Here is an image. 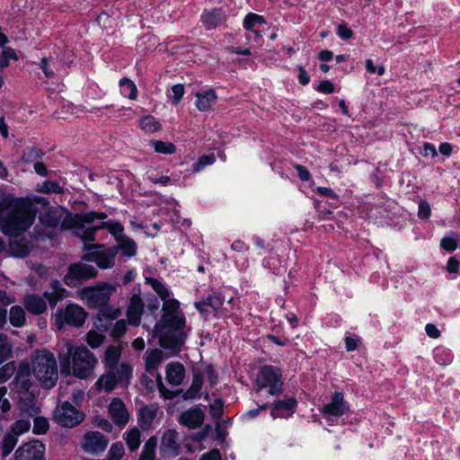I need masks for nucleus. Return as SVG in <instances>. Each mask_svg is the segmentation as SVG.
Masks as SVG:
<instances>
[{
    "label": "nucleus",
    "instance_id": "1",
    "mask_svg": "<svg viewBox=\"0 0 460 460\" xmlns=\"http://www.w3.org/2000/svg\"><path fill=\"white\" fill-rule=\"evenodd\" d=\"M38 208L31 201L20 202L19 208L10 210L0 218V230L8 237H20L34 224Z\"/></svg>",
    "mask_w": 460,
    "mask_h": 460
},
{
    "label": "nucleus",
    "instance_id": "2",
    "mask_svg": "<svg viewBox=\"0 0 460 460\" xmlns=\"http://www.w3.org/2000/svg\"><path fill=\"white\" fill-rule=\"evenodd\" d=\"M71 360L73 375L79 379H86L92 374L97 363L94 354L85 346L74 347L71 343H68L66 353L59 356L62 373H69Z\"/></svg>",
    "mask_w": 460,
    "mask_h": 460
},
{
    "label": "nucleus",
    "instance_id": "3",
    "mask_svg": "<svg viewBox=\"0 0 460 460\" xmlns=\"http://www.w3.org/2000/svg\"><path fill=\"white\" fill-rule=\"evenodd\" d=\"M185 327L186 317L184 313H180L175 317L169 318L161 326H155L160 347L171 350L174 355L179 354L187 338L184 332Z\"/></svg>",
    "mask_w": 460,
    "mask_h": 460
},
{
    "label": "nucleus",
    "instance_id": "4",
    "mask_svg": "<svg viewBox=\"0 0 460 460\" xmlns=\"http://www.w3.org/2000/svg\"><path fill=\"white\" fill-rule=\"evenodd\" d=\"M32 374L44 389L53 388L58 379L56 358L50 351H37L31 357Z\"/></svg>",
    "mask_w": 460,
    "mask_h": 460
},
{
    "label": "nucleus",
    "instance_id": "5",
    "mask_svg": "<svg viewBox=\"0 0 460 460\" xmlns=\"http://www.w3.org/2000/svg\"><path fill=\"white\" fill-rule=\"evenodd\" d=\"M132 373L133 367L128 362L120 363L119 369L105 368V373L97 379L95 387L106 393L112 392L118 385L126 387L132 378Z\"/></svg>",
    "mask_w": 460,
    "mask_h": 460
},
{
    "label": "nucleus",
    "instance_id": "6",
    "mask_svg": "<svg viewBox=\"0 0 460 460\" xmlns=\"http://www.w3.org/2000/svg\"><path fill=\"white\" fill-rule=\"evenodd\" d=\"M88 313L78 304L69 302L65 307H58L53 314L54 324L59 331L66 326L81 328L85 323Z\"/></svg>",
    "mask_w": 460,
    "mask_h": 460
},
{
    "label": "nucleus",
    "instance_id": "7",
    "mask_svg": "<svg viewBox=\"0 0 460 460\" xmlns=\"http://www.w3.org/2000/svg\"><path fill=\"white\" fill-rule=\"evenodd\" d=\"M282 377V370L279 367L273 365L260 367L255 380L257 391L268 388V394L272 396L281 394L284 390Z\"/></svg>",
    "mask_w": 460,
    "mask_h": 460
},
{
    "label": "nucleus",
    "instance_id": "8",
    "mask_svg": "<svg viewBox=\"0 0 460 460\" xmlns=\"http://www.w3.org/2000/svg\"><path fill=\"white\" fill-rule=\"evenodd\" d=\"M116 286L109 282H101L95 286L84 287L82 296L86 299L90 308H99L109 305L111 295L116 291Z\"/></svg>",
    "mask_w": 460,
    "mask_h": 460
},
{
    "label": "nucleus",
    "instance_id": "9",
    "mask_svg": "<svg viewBox=\"0 0 460 460\" xmlns=\"http://www.w3.org/2000/svg\"><path fill=\"white\" fill-rule=\"evenodd\" d=\"M98 274L97 269L84 262L71 263L63 278V282L69 288H77L84 282L95 278Z\"/></svg>",
    "mask_w": 460,
    "mask_h": 460
},
{
    "label": "nucleus",
    "instance_id": "10",
    "mask_svg": "<svg viewBox=\"0 0 460 460\" xmlns=\"http://www.w3.org/2000/svg\"><path fill=\"white\" fill-rule=\"evenodd\" d=\"M224 303L225 296L220 292H214L199 301H195L193 305L205 320H207L210 314V311L208 307L212 309L213 316L219 319L226 317L227 314V309L223 308Z\"/></svg>",
    "mask_w": 460,
    "mask_h": 460
},
{
    "label": "nucleus",
    "instance_id": "11",
    "mask_svg": "<svg viewBox=\"0 0 460 460\" xmlns=\"http://www.w3.org/2000/svg\"><path fill=\"white\" fill-rule=\"evenodd\" d=\"M54 418L61 427L71 429L81 424L85 419V414L68 401H65L56 408Z\"/></svg>",
    "mask_w": 460,
    "mask_h": 460
},
{
    "label": "nucleus",
    "instance_id": "12",
    "mask_svg": "<svg viewBox=\"0 0 460 460\" xmlns=\"http://www.w3.org/2000/svg\"><path fill=\"white\" fill-rule=\"evenodd\" d=\"M105 212L92 210L89 212L75 213L66 211V214L61 221L60 229H83L85 224H92L95 219L104 220L107 218Z\"/></svg>",
    "mask_w": 460,
    "mask_h": 460
},
{
    "label": "nucleus",
    "instance_id": "13",
    "mask_svg": "<svg viewBox=\"0 0 460 460\" xmlns=\"http://www.w3.org/2000/svg\"><path fill=\"white\" fill-rule=\"evenodd\" d=\"M270 407L272 419H289L296 411L298 401L294 396L285 394L283 399L275 400Z\"/></svg>",
    "mask_w": 460,
    "mask_h": 460
},
{
    "label": "nucleus",
    "instance_id": "14",
    "mask_svg": "<svg viewBox=\"0 0 460 460\" xmlns=\"http://www.w3.org/2000/svg\"><path fill=\"white\" fill-rule=\"evenodd\" d=\"M226 11L222 7L205 8L199 17V22L206 31L216 30L227 21Z\"/></svg>",
    "mask_w": 460,
    "mask_h": 460
},
{
    "label": "nucleus",
    "instance_id": "15",
    "mask_svg": "<svg viewBox=\"0 0 460 460\" xmlns=\"http://www.w3.org/2000/svg\"><path fill=\"white\" fill-rule=\"evenodd\" d=\"M320 411L324 416L341 417L349 411V405L344 400L343 393L335 391L331 397V402L324 404Z\"/></svg>",
    "mask_w": 460,
    "mask_h": 460
},
{
    "label": "nucleus",
    "instance_id": "16",
    "mask_svg": "<svg viewBox=\"0 0 460 460\" xmlns=\"http://www.w3.org/2000/svg\"><path fill=\"white\" fill-rule=\"evenodd\" d=\"M109 439L100 431H87L84 435L83 449L86 453L99 454L103 452Z\"/></svg>",
    "mask_w": 460,
    "mask_h": 460
},
{
    "label": "nucleus",
    "instance_id": "17",
    "mask_svg": "<svg viewBox=\"0 0 460 460\" xmlns=\"http://www.w3.org/2000/svg\"><path fill=\"white\" fill-rule=\"evenodd\" d=\"M118 315L119 310L113 309L110 305L99 307L93 325L97 330L106 332L111 328L113 320H115Z\"/></svg>",
    "mask_w": 460,
    "mask_h": 460
},
{
    "label": "nucleus",
    "instance_id": "18",
    "mask_svg": "<svg viewBox=\"0 0 460 460\" xmlns=\"http://www.w3.org/2000/svg\"><path fill=\"white\" fill-rule=\"evenodd\" d=\"M205 420L204 411L199 407H191L181 413L179 422L190 429H195L202 426Z\"/></svg>",
    "mask_w": 460,
    "mask_h": 460
},
{
    "label": "nucleus",
    "instance_id": "19",
    "mask_svg": "<svg viewBox=\"0 0 460 460\" xmlns=\"http://www.w3.org/2000/svg\"><path fill=\"white\" fill-rule=\"evenodd\" d=\"M32 248L31 241L22 235L19 239L9 240L7 251L12 257L24 259L29 256Z\"/></svg>",
    "mask_w": 460,
    "mask_h": 460
},
{
    "label": "nucleus",
    "instance_id": "20",
    "mask_svg": "<svg viewBox=\"0 0 460 460\" xmlns=\"http://www.w3.org/2000/svg\"><path fill=\"white\" fill-rule=\"evenodd\" d=\"M113 421L119 426H125L129 419L128 410L120 398H113L109 406Z\"/></svg>",
    "mask_w": 460,
    "mask_h": 460
},
{
    "label": "nucleus",
    "instance_id": "21",
    "mask_svg": "<svg viewBox=\"0 0 460 460\" xmlns=\"http://www.w3.org/2000/svg\"><path fill=\"white\" fill-rule=\"evenodd\" d=\"M22 304L24 308L33 315H40L47 311V303L43 296L37 294H26L23 297Z\"/></svg>",
    "mask_w": 460,
    "mask_h": 460
},
{
    "label": "nucleus",
    "instance_id": "22",
    "mask_svg": "<svg viewBox=\"0 0 460 460\" xmlns=\"http://www.w3.org/2000/svg\"><path fill=\"white\" fill-rule=\"evenodd\" d=\"M44 445L40 444L39 448L35 446L26 444L15 451L16 460H45Z\"/></svg>",
    "mask_w": 460,
    "mask_h": 460
},
{
    "label": "nucleus",
    "instance_id": "23",
    "mask_svg": "<svg viewBox=\"0 0 460 460\" xmlns=\"http://www.w3.org/2000/svg\"><path fill=\"white\" fill-rule=\"evenodd\" d=\"M116 243V245H112V249L116 252V254L120 252L121 255L127 258H132L137 254V243L127 234L117 238Z\"/></svg>",
    "mask_w": 460,
    "mask_h": 460
},
{
    "label": "nucleus",
    "instance_id": "24",
    "mask_svg": "<svg viewBox=\"0 0 460 460\" xmlns=\"http://www.w3.org/2000/svg\"><path fill=\"white\" fill-rule=\"evenodd\" d=\"M144 310V304L140 297L134 296L127 309L128 322L132 326H138L141 322V315Z\"/></svg>",
    "mask_w": 460,
    "mask_h": 460
},
{
    "label": "nucleus",
    "instance_id": "25",
    "mask_svg": "<svg viewBox=\"0 0 460 460\" xmlns=\"http://www.w3.org/2000/svg\"><path fill=\"white\" fill-rule=\"evenodd\" d=\"M180 445L178 443V433L175 429H167L162 436L160 450L163 454H178Z\"/></svg>",
    "mask_w": 460,
    "mask_h": 460
},
{
    "label": "nucleus",
    "instance_id": "26",
    "mask_svg": "<svg viewBox=\"0 0 460 460\" xmlns=\"http://www.w3.org/2000/svg\"><path fill=\"white\" fill-rule=\"evenodd\" d=\"M185 377V367L181 362H171L166 366V380L172 385H180Z\"/></svg>",
    "mask_w": 460,
    "mask_h": 460
},
{
    "label": "nucleus",
    "instance_id": "27",
    "mask_svg": "<svg viewBox=\"0 0 460 460\" xmlns=\"http://www.w3.org/2000/svg\"><path fill=\"white\" fill-rule=\"evenodd\" d=\"M217 100L214 89H208L203 93H196L195 106L199 111H208Z\"/></svg>",
    "mask_w": 460,
    "mask_h": 460
},
{
    "label": "nucleus",
    "instance_id": "28",
    "mask_svg": "<svg viewBox=\"0 0 460 460\" xmlns=\"http://www.w3.org/2000/svg\"><path fill=\"white\" fill-rule=\"evenodd\" d=\"M157 409L156 404L145 405L140 408L137 422L143 430L148 429L151 427L156 417Z\"/></svg>",
    "mask_w": 460,
    "mask_h": 460
},
{
    "label": "nucleus",
    "instance_id": "29",
    "mask_svg": "<svg viewBox=\"0 0 460 460\" xmlns=\"http://www.w3.org/2000/svg\"><path fill=\"white\" fill-rule=\"evenodd\" d=\"M121 357V348L119 346L109 345L104 352L102 359L105 368L119 369V362Z\"/></svg>",
    "mask_w": 460,
    "mask_h": 460
},
{
    "label": "nucleus",
    "instance_id": "30",
    "mask_svg": "<svg viewBox=\"0 0 460 460\" xmlns=\"http://www.w3.org/2000/svg\"><path fill=\"white\" fill-rule=\"evenodd\" d=\"M103 249V251H98L96 265L102 270L111 269L115 265L116 252H114L112 246Z\"/></svg>",
    "mask_w": 460,
    "mask_h": 460
},
{
    "label": "nucleus",
    "instance_id": "31",
    "mask_svg": "<svg viewBox=\"0 0 460 460\" xmlns=\"http://www.w3.org/2000/svg\"><path fill=\"white\" fill-rule=\"evenodd\" d=\"M164 359V352L159 349H151L145 360L146 371L149 374H153L159 367L161 362Z\"/></svg>",
    "mask_w": 460,
    "mask_h": 460
},
{
    "label": "nucleus",
    "instance_id": "32",
    "mask_svg": "<svg viewBox=\"0 0 460 460\" xmlns=\"http://www.w3.org/2000/svg\"><path fill=\"white\" fill-rule=\"evenodd\" d=\"M242 24L245 31H250L259 29L261 25H266L267 21L263 15L250 12L244 16Z\"/></svg>",
    "mask_w": 460,
    "mask_h": 460
},
{
    "label": "nucleus",
    "instance_id": "33",
    "mask_svg": "<svg viewBox=\"0 0 460 460\" xmlns=\"http://www.w3.org/2000/svg\"><path fill=\"white\" fill-rule=\"evenodd\" d=\"M120 93L128 98L129 100H136L137 98L138 90L136 84L128 77H122L119 82Z\"/></svg>",
    "mask_w": 460,
    "mask_h": 460
},
{
    "label": "nucleus",
    "instance_id": "34",
    "mask_svg": "<svg viewBox=\"0 0 460 460\" xmlns=\"http://www.w3.org/2000/svg\"><path fill=\"white\" fill-rule=\"evenodd\" d=\"M139 127L146 133H155L162 129V124L152 115H146L139 119Z\"/></svg>",
    "mask_w": 460,
    "mask_h": 460
},
{
    "label": "nucleus",
    "instance_id": "35",
    "mask_svg": "<svg viewBox=\"0 0 460 460\" xmlns=\"http://www.w3.org/2000/svg\"><path fill=\"white\" fill-rule=\"evenodd\" d=\"M45 155V152L37 146L26 147L21 156V161L24 164H31L39 161Z\"/></svg>",
    "mask_w": 460,
    "mask_h": 460
},
{
    "label": "nucleus",
    "instance_id": "36",
    "mask_svg": "<svg viewBox=\"0 0 460 460\" xmlns=\"http://www.w3.org/2000/svg\"><path fill=\"white\" fill-rule=\"evenodd\" d=\"M149 146H151L155 153L163 155H172L177 149L176 146L172 142H164L156 139L150 140Z\"/></svg>",
    "mask_w": 460,
    "mask_h": 460
},
{
    "label": "nucleus",
    "instance_id": "37",
    "mask_svg": "<svg viewBox=\"0 0 460 460\" xmlns=\"http://www.w3.org/2000/svg\"><path fill=\"white\" fill-rule=\"evenodd\" d=\"M9 320L13 327H22L26 321L24 309L20 305H13L10 309Z\"/></svg>",
    "mask_w": 460,
    "mask_h": 460
},
{
    "label": "nucleus",
    "instance_id": "38",
    "mask_svg": "<svg viewBox=\"0 0 460 460\" xmlns=\"http://www.w3.org/2000/svg\"><path fill=\"white\" fill-rule=\"evenodd\" d=\"M157 439L155 436L150 437L145 443L138 460H155Z\"/></svg>",
    "mask_w": 460,
    "mask_h": 460
},
{
    "label": "nucleus",
    "instance_id": "39",
    "mask_svg": "<svg viewBox=\"0 0 460 460\" xmlns=\"http://www.w3.org/2000/svg\"><path fill=\"white\" fill-rule=\"evenodd\" d=\"M18 442L17 436L13 432H7L1 441V450L3 457L8 456L14 449Z\"/></svg>",
    "mask_w": 460,
    "mask_h": 460
},
{
    "label": "nucleus",
    "instance_id": "40",
    "mask_svg": "<svg viewBox=\"0 0 460 460\" xmlns=\"http://www.w3.org/2000/svg\"><path fill=\"white\" fill-rule=\"evenodd\" d=\"M125 441L129 451L134 452L138 449L140 446V431L137 428L130 429L125 434Z\"/></svg>",
    "mask_w": 460,
    "mask_h": 460
},
{
    "label": "nucleus",
    "instance_id": "41",
    "mask_svg": "<svg viewBox=\"0 0 460 460\" xmlns=\"http://www.w3.org/2000/svg\"><path fill=\"white\" fill-rule=\"evenodd\" d=\"M106 229L116 241L119 236L124 235V226L117 220L102 221V226Z\"/></svg>",
    "mask_w": 460,
    "mask_h": 460
},
{
    "label": "nucleus",
    "instance_id": "42",
    "mask_svg": "<svg viewBox=\"0 0 460 460\" xmlns=\"http://www.w3.org/2000/svg\"><path fill=\"white\" fill-rule=\"evenodd\" d=\"M12 385L13 390L18 394H24L29 392L31 386V377H22L15 376Z\"/></svg>",
    "mask_w": 460,
    "mask_h": 460
},
{
    "label": "nucleus",
    "instance_id": "43",
    "mask_svg": "<svg viewBox=\"0 0 460 460\" xmlns=\"http://www.w3.org/2000/svg\"><path fill=\"white\" fill-rule=\"evenodd\" d=\"M61 216L54 211H46L40 216V223L46 227H57L60 222Z\"/></svg>",
    "mask_w": 460,
    "mask_h": 460
},
{
    "label": "nucleus",
    "instance_id": "44",
    "mask_svg": "<svg viewBox=\"0 0 460 460\" xmlns=\"http://www.w3.org/2000/svg\"><path fill=\"white\" fill-rule=\"evenodd\" d=\"M147 283L151 286L153 290L158 295V296L164 300L170 296L169 289L162 283L159 279L155 278H149L146 279Z\"/></svg>",
    "mask_w": 460,
    "mask_h": 460
},
{
    "label": "nucleus",
    "instance_id": "45",
    "mask_svg": "<svg viewBox=\"0 0 460 460\" xmlns=\"http://www.w3.org/2000/svg\"><path fill=\"white\" fill-rule=\"evenodd\" d=\"M49 429V423L47 418L38 416L33 420L32 432L35 435H44Z\"/></svg>",
    "mask_w": 460,
    "mask_h": 460
},
{
    "label": "nucleus",
    "instance_id": "46",
    "mask_svg": "<svg viewBox=\"0 0 460 460\" xmlns=\"http://www.w3.org/2000/svg\"><path fill=\"white\" fill-rule=\"evenodd\" d=\"M209 413L216 420H220L224 415V401L221 398H217L209 405Z\"/></svg>",
    "mask_w": 460,
    "mask_h": 460
},
{
    "label": "nucleus",
    "instance_id": "47",
    "mask_svg": "<svg viewBox=\"0 0 460 460\" xmlns=\"http://www.w3.org/2000/svg\"><path fill=\"white\" fill-rule=\"evenodd\" d=\"M125 453L122 442L113 443L107 454L106 460H120Z\"/></svg>",
    "mask_w": 460,
    "mask_h": 460
},
{
    "label": "nucleus",
    "instance_id": "48",
    "mask_svg": "<svg viewBox=\"0 0 460 460\" xmlns=\"http://www.w3.org/2000/svg\"><path fill=\"white\" fill-rule=\"evenodd\" d=\"M345 349L348 352L358 349L361 344L362 340L359 336L351 333H346L344 337Z\"/></svg>",
    "mask_w": 460,
    "mask_h": 460
},
{
    "label": "nucleus",
    "instance_id": "49",
    "mask_svg": "<svg viewBox=\"0 0 460 460\" xmlns=\"http://www.w3.org/2000/svg\"><path fill=\"white\" fill-rule=\"evenodd\" d=\"M157 387L161 396L165 400H172L181 392V390H170L166 388L163 384L160 375L157 376Z\"/></svg>",
    "mask_w": 460,
    "mask_h": 460
},
{
    "label": "nucleus",
    "instance_id": "50",
    "mask_svg": "<svg viewBox=\"0 0 460 460\" xmlns=\"http://www.w3.org/2000/svg\"><path fill=\"white\" fill-rule=\"evenodd\" d=\"M104 335L96 331H89L86 334V342L92 349L99 348L104 341Z\"/></svg>",
    "mask_w": 460,
    "mask_h": 460
},
{
    "label": "nucleus",
    "instance_id": "51",
    "mask_svg": "<svg viewBox=\"0 0 460 460\" xmlns=\"http://www.w3.org/2000/svg\"><path fill=\"white\" fill-rule=\"evenodd\" d=\"M16 370L14 361L8 362L0 367V384L6 382Z\"/></svg>",
    "mask_w": 460,
    "mask_h": 460
},
{
    "label": "nucleus",
    "instance_id": "52",
    "mask_svg": "<svg viewBox=\"0 0 460 460\" xmlns=\"http://www.w3.org/2000/svg\"><path fill=\"white\" fill-rule=\"evenodd\" d=\"M431 216V208L426 199L418 200V217L420 220H429Z\"/></svg>",
    "mask_w": 460,
    "mask_h": 460
},
{
    "label": "nucleus",
    "instance_id": "53",
    "mask_svg": "<svg viewBox=\"0 0 460 460\" xmlns=\"http://www.w3.org/2000/svg\"><path fill=\"white\" fill-rule=\"evenodd\" d=\"M31 428V422L29 420L21 419L16 420L13 425L11 426V431L16 435L17 437L19 435H22L25 432H27Z\"/></svg>",
    "mask_w": 460,
    "mask_h": 460
},
{
    "label": "nucleus",
    "instance_id": "54",
    "mask_svg": "<svg viewBox=\"0 0 460 460\" xmlns=\"http://www.w3.org/2000/svg\"><path fill=\"white\" fill-rule=\"evenodd\" d=\"M127 332V323L124 319H120V320H118L111 331V336L113 338V339H120L121 337H123L125 335V333Z\"/></svg>",
    "mask_w": 460,
    "mask_h": 460
},
{
    "label": "nucleus",
    "instance_id": "55",
    "mask_svg": "<svg viewBox=\"0 0 460 460\" xmlns=\"http://www.w3.org/2000/svg\"><path fill=\"white\" fill-rule=\"evenodd\" d=\"M184 85L182 84H176L172 86V95L169 96L171 102L177 105L181 101L184 95Z\"/></svg>",
    "mask_w": 460,
    "mask_h": 460
},
{
    "label": "nucleus",
    "instance_id": "56",
    "mask_svg": "<svg viewBox=\"0 0 460 460\" xmlns=\"http://www.w3.org/2000/svg\"><path fill=\"white\" fill-rule=\"evenodd\" d=\"M74 235L79 237L83 243H93L95 241V235L89 230L88 227L83 229H72Z\"/></svg>",
    "mask_w": 460,
    "mask_h": 460
},
{
    "label": "nucleus",
    "instance_id": "57",
    "mask_svg": "<svg viewBox=\"0 0 460 460\" xmlns=\"http://www.w3.org/2000/svg\"><path fill=\"white\" fill-rule=\"evenodd\" d=\"M440 247L448 252H453L458 248V241L454 237L445 236L440 241Z\"/></svg>",
    "mask_w": 460,
    "mask_h": 460
},
{
    "label": "nucleus",
    "instance_id": "58",
    "mask_svg": "<svg viewBox=\"0 0 460 460\" xmlns=\"http://www.w3.org/2000/svg\"><path fill=\"white\" fill-rule=\"evenodd\" d=\"M336 34L339 38L343 40H349L353 38L354 32L347 25V23L342 22L338 24L336 28Z\"/></svg>",
    "mask_w": 460,
    "mask_h": 460
},
{
    "label": "nucleus",
    "instance_id": "59",
    "mask_svg": "<svg viewBox=\"0 0 460 460\" xmlns=\"http://www.w3.org/2000/svg\"><path fill=\"white\" fill-rule=\"evenodd\" d=\"M41 191L44 193L60 194L63 192V189L58 181H46L42 184Z\"/></svg>",
    "mask_w": 460,
    "mask_h": 460
},
{
    "label": "nucleus",
    "instance_id": "60",
    "mask_svg": "<svg viewBox=\"0 0 460 460\" xmlns=\"http://www.w3.org/2000/svg\"><path fill=\"white\" fill-rule=\"evenodd\" d=\"M44 300L46 299L51 309H54L58 304L63 300L66 296L56 294V292L44 291L42 294Z\"/></svg>",
    "mask_w": 460,
    "mask_h": 460
},
{
    "label": "nucleus",
    "instance_id": "61",
    "mask_svg": "<svg viewBox=\"0 0 460 460\" xmlns=\"http://www.w3.org/2000/svg\"><path fill=\"white\" fill-rule=\"evenodd\" d=\"M216 162L215 155H203L199 157L198 161L194 164V170L199 171L203 169L204 167L210 165Z\"/></svg>",
    "mask_w": 460,
    "mask_h": 460
},
{
    "label": "nucleus",
    "instance_id": "62",
    "mask_svg": "<svg viewBox=\"0 0 460 460\" xmlns=\"http://www.w3.org/2000/svg\"><path fill=\"white\" fill-rule=\"evenodd\" d=\"M13 358V347L7 341L0 343V366L7 359Z\"/></svg>",
    "mask_w": 460,
    "mask_h": 460
},
{
    "label": "nucleus",
    "instance_id": "63",
    "mask_svg": "<svg viewBox=\"0 0 460 460\" xmlns=\"http://www.w3.org/2000/svg\"><path fill=\"white\" fill-rule=\"evenodd\" d=\"M163 312L175 313L181 312L180 310V302L175 298H165L163 300Z\"/></svg>",
    "mask_w": 460,
    "mask_h": 460
},
{
    "label": "nucleus",
    "instance_id": "64",
    "mask_svg": "<svg viewBox=\"0 0 460 460\" xmlns=\"http://www.w3.org/2000/svg\"><path fill=\"white\" fill-rule=\"evenodd\" d=\"M206 374L208 377V381L209 384V386L213 388L215 385L218 383V373L215 369L214 366L212 364H208L206 367Z\"/></svg>",
    "mask_w": 460,
    "mask_h": 460
}]
</instances>
